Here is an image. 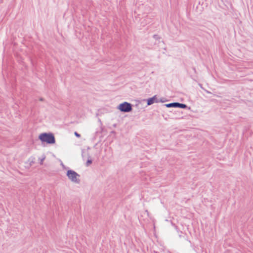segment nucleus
<instances>
[{
	"instance_id": "0eeeda50",
	"label": "nucleus",
	"mask_w": 253,
	"mask_h": 253,
	"mask_svg": "<svg viewBox=\"0 0 253 253\" xmlns=\"http://www.w3.org/2000/svg\"><path fill=\"white\" fill-rule=\"evenodd\" d=\"M92 163V161L90 160H88L87 162H86V165L87 166H88L89 165H90V164H91Z\"/></svg>"
},
{
	"instance_id": "f257e3e1",
	"label": "nucleus",
	"mask_w": 253,
	"mask_h": 253,
	"mask_svg": "<svg viewBox=\"0 0 253 253\" xmlns=\"http://www.w3.org/2000/svg\"><path fill=\"white\" fill-rule=\"evenodd\" d=\"M42 142H46L48 144H53L55 140L53 135L51 133H43L39 137Z\"/></svg>"
},
{
	"instance_id": "1a4fd4ad",
	"label": "nucleus",
	"mask_w": 253,
	"mask_h": 253,
	"mask_svg": "<svg viewBox=\"0 0 253 253\" xmlns=\"http://www.w3.org/2000/svg\"><path fill=\"white\" fill-rule=\"evenodd\" d=\"M204 90H205L207 93H211V92L209 91H208V90H206V89H204Z\"/></svg>"
},
{
	"instance_id": "9d476101",
	"label": "nucleus",
	"mask_w": 253,
	"mask_h": 253,
	"mask_svg": "<svg viewBox=\"0 0 253 253\" xmlns=\"http://www.w3.org/2000/svg\"><path fill=\"white\" fill-rule=\"evenodd\" d=\"M199 85L201 88L204 90V88L202 87V85L201 84H200Z\"/></svg>"
},
{
	"instance_id": "423d86ee",
	"label": "nucleus",
	"mask_w": 253,
	"mask_h": 253,
	"mask_svg": "<svg viewBox=\"0 0 253 253\" xmlns=\"http://www.w3.org/2000/svg\"><path fill=\"white\" fill-rule=\"evenodd\" d=\"M45 159V156H42V157L39 158V160L40 161V164L42 165L43 164V162Z\"/></svg>"
},
{
	"instance_id": "f03ea898",
	"label": "nucleus",
	"mask_w": 253,
	"mask_h": 253,
	"mask_svg": "<svg viewBox=\"0 0 253 253\" xmlns=\"http://www.w3.org/2000/svg\"><path fill=\"white\" fill-rule=\"evenodd\" d=\"M67 176L69 179L75 184H79L80 182V175L73 170H68L67 172Z\"/></svg>"
},
{
	"instance_id": "7ed1b4c3",
	"label": "nucleus",
	"mask_w": 253,
	"mask_h": 253,
	"mask_svg": "<svg viewBox=\"0 0 253 253\" xmlns=\"http://www.w3.org/2000/svg\"><path fill=\"white\" fill-rule=\"evenodd\" d=\"M117 109L123 112H129L132 110V105L129 103L124 102L119 104Z\"/></svg>"
},
{
	"instance_id": "20e7f679",
	"label": "nucleus",
	"mask_w": 253,
	"mask_h": 253,
	"mask_svg": "<svg viewBox=\"0 0 253 253\" xmlns=\"http://www.w3.org/2000/svg\"><path fill=\"white\" fill-rule=\"evenodd\" d=\"M165 106L168 108L170 107H179L180 108H185L187 106L184 104H181L178 102L171 103L165 104Z\"/></svg>"
},
{
	"instance_id": "6e6552de",
	"label": "nucleus",
	"mask_w": 253,
	"mask_h": 253,
	"mask_svg": "<svg viewBox=\"0 0 253 253\" xmlns=\"http://www.w3.org/2000/svg\"><path fill=\"white\" fill-rule=\"evenodd\" d=\"M75 135L76 136L78 137H80V134H79V133H78L77 132H75Z\"/></svg>"
},
{
	"instance_id": "39448f33",
	"label": "nucleus",
	"mask_w": 253,
	"mask_h": 253,
	"mask_svg": "<svg viewBox=\"0 0 253 253\" xmlns=\"http://www.w3.org/2000/svg\"><path fill=\"white\" fill-rule=\"evenodd\" d=\"M157 102H158V99L156 95H155L153 97L147 99V105H151L154 103H157Z\"/></svg>"
}]
</instances>
